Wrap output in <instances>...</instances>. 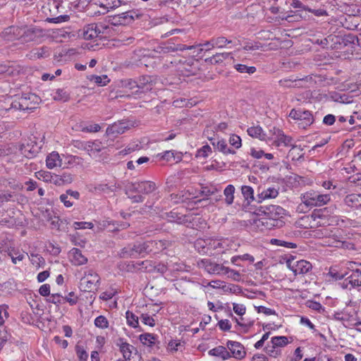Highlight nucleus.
<instances>
[{"label": "nucleus", "mask_w": 361, "mask_h": 361, "mask_svg": "<svg viewBox=\"0 0 361 361\" xmlns=\"http://www.w3.org/2000/svg\"><path fill=\"white\" fill-rule=\"evenodd\" d=\"M195 247H197L199 252H202L204 253H208L210 250H207L208 243L202 240H197L195 243Z\"/></svg>", "instance_id": "obj_61"}, {"label": "nucleus", "mask_w": 361, "mask_h": 361, "mask_svg": "<svg viewBox=\"0 0 361 361\" xmlns=\"http://www.w3.org/2000/svg\"><path fill=\"white\" fill-rule=\"evenodd\" d=\"M126 187L128 191L143 193L146 195L152 192L157 188L156 184L154 182L149 180L130 183Z\"/></svg>", "instance_id": "obj_10"}, {"label": "nucleus", "mask_w": 361, "mask_h": 361, "mask_svg": "<svg viewBox=\"0 0 361 361\" xmlns=\"http://www.w3.org/2000/svg\"><path fill=\"white\" fill-rule=\"evenodd\" d=\"M63 0H49L42 7V12L47 17V23L58 24L69 20L70 16L63 14L65 6H63Z\"/></svg>", "instance_id": "obj_3"}, {"label": "nucleus", "mask_w": 361, "mask_h": 361, "mask_svg": "<svg viewBox=\"0 0 361 361\" xmlns=\"http://www.w3.org/2000/svg\"><path fill=\"white\" fill-rule=\"evenodd\" d=\"M75 352L79 361H87L88 358V354L84 348L81 345H77L75 346Z\"/></svg>", "instance_id": "obj_55"}, {"label": "nucleus", "mask_w": 361, "mask_h": 361, "mask_svg": "<svg viewBox=\"0 0 361 361\" xmlns=\"http://www.w3.org/2000/svg\"><path fill=\"white\" fill-rule=\"evenodd\" d=\"M271 344L274 347H283L288 343V338L286 336H274L271 338Z\"/></svg>", "instance_id": "obj_48"}, {"label": "nucleus", "mask_w": 361, "mask_h": 361, "mask_svg": "<svg viewBox=\"0 0 361 361\" xmlns=\"http://www.w3.org/2000/svg\"><path fill=\"white\" fill-rule=\"evenodd\" d=\"M139 339L140 342L147 346H152L153 344H154L156 338L155 336L149 333H145L140 335Z\"/></svg>", "instance_id": "obj_46"}, {"label": "nucleus", "mask_w": 361, "mask_h": 361, "mask_svg": "<svg viewBox=\"0 0 361 361\" xmlns=\"http://www.w3.org/2000/svg\"><path fill=\"white\" fill-rule=\"evenodd\" d=\"M241 192L243 197L248 201L254 200V190L248 185H243L241 188Z\"/></svg>", "instance_id": "obj_52"}, {"label": "nucleus", "mask_w": 361, "mask_h": 361, "mask_svg": "<svg viewBox=\"0 0 361 361\" xmlns=\"http://www.w3.org/2000/svg\"><path fill=\"white\" fill-rule=\"evenodd\" d=\"M171 245L168 240H147L142 243H137L133 245H129L123 247L120 256L123 258L136 257L141 255L142 257L148 254H157Z\"/></svg>", "instance_id": "obj_1"}, {"label": "nucleus", "mask_w": 361, "mask_h": 361, "mask_svg": "<svg viewBox=\"0 0 361 361\" xmlns=\"http://www.w3.org/2000/svg\"><path fill=\"white\" fill-rule=\"evenodd\" d=\"M61 159L58 152H53L46 159V165L48 169H54L56 166H61Z\"/></svg>", "instance_id": "obj_31"}, {"label": "nucleus", "mask_w": 361, "mask_h": 361, "mask_svg": "<svg viewBox=\"0 0 361 361\" xmlns=\"http://www.w3.org/2000/svg\"><path fill=\"white\" fill-rule=\"evenodd\" d=\"M329 49H339L346 45L345 39L338 35H330L327 36Z\"/></svg>", "instance_id": "obj_23"}, {"label": "nucleus", "mask_w": 361, "mask_h": 361, "mask_svg": "<svg viewBox=\"0 0 361 361\" xmlns=\"http://www.w3.org/2000/svg\"><path fill=\"white\" fill-rule=\"evenodd\" d=\"M121 86L123 88L132 91L133 94H136L135 90H137V80L133 79H124L121 81Z\"/></svg>", "instance_id": "obj_43"}, {"label": "nucleus", "mask_w": 361, "mask_h": 361, "mask_svg": "<svg viewBox=\"0 0 361 361\" xmlns=\"http://www.w3.org/2000/svg\"><path fill=\"white\" fill-rule=\"evenodd\" d=\"M116 345L119 347L120 351L123 354L125 360H130L132 355V350L134 347L126 342L123 338H118Z\"/></svg>", "instance_id": "obj_27"}, {"label": "nucleus", "mask_w": 361, "mask_h": 361, "mask_svg": "<svg viewBox=\"0 0 361 361\" xmlns=\"http://www.w3.org/2000/svg\"><path fill=\"white\" fill-rule=\"evenodd\" d=\"M231 40H228L226 37L222 36L214 37L212 39V43L214 44L215 47L218 48H223L226 47V44H231Z\"/></svg>", "instance_id": "obj_49"}, {"label": "nucleus", "mask_w": 361, "mask_h": 361, "mask_svg": "<svg viewBox=\"0 0 361 361\" xmlns=\"http://www.w3.org/2000/svg\"><path fill=\"white\" fill-rule=\"evenodd\" d=\"M20 70L11 62L0 64V74L5 73L8 75H18Z\"/></svg>", "instance_id": "obj_34"}, {"label": "nucleus", "mask_w": 361, "mask_h": 361, "mask_svg": "<svg viewBox=\"0 0 361 361\" xmlns=\"http://www.w3.org/2000/svg\"><path fill=\"white\" fill-rule=\"evenodd\" d=\"M100 277L92 269H88L85 272V276L80 280V286L85 291H92L97 288L99 283Z\"/></svg>", "instance_id": "obj_9"}, {"label": "nucleus", "mask_w": 361, "mask_h": 361, "mask_svg": "<svg viewBox=\"0 0 361 361\" xmlns=\"http://www.w3.org/2000/svg\"><path fill=\"white\" fill-rule=\"evenodd\" d=\"M130 128L128 121H120L115 122L112 125L108 126L106 130V134L109 136L114 137H117L118 135L123 134L126 130Z\"/></svg>", "instance_id": "obj_13"}, {"label": "nucleus", "mask_w": 361, "mask_h": 361, "mask_svg": "<svg viewBox=\"0 0 361 361\" xmlns=\"http://www.w3.org/2000/svg\"><path fill=\"white\" fill-rule=\"evenodd\" d=\"M271 245H277V246H283L287 248H295L297 247L296 244L285 241L283 240H279L276 238H273L270 241Z\"/></svg>", "instance_id": "obj_50"}, {"label": "nucleus", "mask_w": 361, "mask_h": 361, "mask_svg": "<svg viewBox=\"0 0 361 361\" xmlns=\"http://www.w3.org/2000/svg\"><path fill=\"white\" fill-rule=\"evenodd\" d=\"M200 268L204 269L211 274H221L224 273V266L212 262L210 259H203L197 262Z\"/></svg>", "instance_id": "obj_14"}, {"label": "nucleus", "mask_w": 361, "mask_h": 361, "mask_svg": "<svg viewBox=\"0 0 361 361\" xmlns=\"http://www.w3.org/2000/svg\"><path fill=\"white\" fill-rule=\"evenodd\" d=\"M229 143L235 148L238 149L242 145L241 138L240 136L233 134L229 137Z\"/></svg>", "instance_id": "obj_62"}, {"label": "nucleus", "mask_w": 361, "mask_h": 361, "mask_svg": "<svg viewBox=\"0 0 361 361\" xmlns=\"http://www.w3.org/2000/svg\"><path fill=\"white\" fill-rule=\"evenodd\" d=\"M260 190L261 188H259L257 190L259 202L266 199L275 198L279 195V192L275 188H268L267 189H263L262 191H260Z\"/></svg>", "instance_id": "obj_30"}, {"label": "nucleus", "mask_w": 361, "mask_h": 361, "mask_svg": "<svg viewBox=\"0 0 361 361\" xmlns=\"http://www.w3.org/2000/svg\"><path fill=\"white\" fill-rule=\"evenodd\" d=\"M301 200L308 207H322L331 200V196L311 190L302 195Z\"/></svg>", "instance_id": "obj_6"}, {"label": "nucleus", "mask_w": 361, "mask_h": 361, "mask_svg": "<svg viewBox=\"0 0 361 361\" xmlns=\"http://www.w3.org/2000/svg\"><path fill=\"white\" fill-rule=\"evenodd\" d=\"M208 353L209 355L220 357L223 360H226L231 357L227 348L222 345H219L209 350Z\"/></svg>", "instance_id": "obj_28"}, {"label": "nucleus", "mask_w": 361, "mask_h": 361, "mask_svg": "<svg viewBox=\"0 0 361 361\" xmlns=\"http://www.w3.org/2000/svg\"><path fill=\"white\" fill-rule=\"evenodd\" d=\"M288 267L295 275L306 274L312 269V264L306 260L297 261L295 264L292 266L288 263Z\"/></svg>", "instance_id": "obj_21"}, {"label": "nucleus", "mask_w": 361, "mask_h": 361, "mask_svg": "<svg viewBox=\"0 0 361 361\" xmlns=\"http://www.w3.org/2000/svg\"><path fill=\"white\" fill-rule=\"evenodd\" d=\"M114 185H109L105 183H99L94 187V191L97 193L109 194L114 190Z\"/></svg>", "instance_id": "obj_44"}, {"label": "nucleus", "mask_w": 361, "mask_h": 361, "mask_svg": "<svg viewBox=\"0 0 361 361\" xmlns=\"http://www.w3.org/2000/svg\"><path fill=\"white\" fill-rule=\"evenodd\" d=\"M219 328L223 331H230L231 324L228 319H221L217 324Z\"/></svg>", "instance_id": "obj_64"}, {"label": "nucleus", "mask_w": 361, "mask_h": 361, "mask_svg": "<svg viewBox=\"0 0 361 361\" xmlns=\"http://www.w3.org/2000/svg\"><path fill=\"white\" fill-rule=\"evenodd\" d=\"M137 90H135V94L149 91L156 83V78L150 75H143L137 80Z\"/></svg>", "instance_id": "obj_15"}, {"label": "nucleus", "mask_w": 361, "mask_h": 361, "mask_svg": "<svg viewBox=\"0 0 361 361\" xmlns=\"http://www.w3.org/2000/svg\"><path fill=\"white\" fill-rule=\"evenodd\" d=\"M326 243H328V245L335 247H344L346 244L345 241L336 239L335 238H329Z\"/></svg>", "instance_id": "obj_57"}, {"label": "nucleus", "mask_w": 361, "mask_h": 361, "mask_svg": "<svg viewBox=\"0 0 361 361\" xmlns=\"http://www.w3.org/2000/svg\"><path fill=\"white\" fill-rule=\"evenodd\" d=\"M93 79H94V81L95 83L101 85V86H104V85H107L110 80L109 79V78L107 77V75H94L93 76Z\"/></svg>", "instance_id": "obj_59"}, {"label": "nucleus", "mask_w": 361, "mask_h": 361, "mask_svg": "<svg viewBox=\"0 0 361 361\" xmlns=\"http://www.w3.org/2000/svg\"><path fill=\"white\" fill-rule=\"evenodd\" d=\"M259 212L264 216L255 220V225L263 229H271L277 225V220L285 214V209L278 205L261 206Z\"/></svg>", "instance_id": "obj_2"}, {"label": "nucleus", "mask_w": 361, "mask_h": 361, "mask_svg": "<svg viewBox=\"0 0 361 361\" xmlns=\"http://www.w3.org/2000/svg\"><path fill=\"white\" fill-rule=\"evenodd\" d=\"M247 132L250 136L258 138L260 140H267V139L266 133L259 126L250 127L247 128Z\"/></svg>", "instance_id": "obj_32"}, {"label": "nucleus", "mask_w": 361, "mask_h": 361, "mask_svg": "<svg viewBox=\"0 0 361 361\" xmlns=\"http://www.w3.org/2000/svg\"><path fill=\"white\" fill-rule=\"evenodd\" d=\"M229 57L234 60L231 52L218 53L210 58L206 59L205 61H209L212 63L216 64L223 62Z\"/></svg>", "instance_id": "obj_37"}, {"label": "nucleus", "mask_w": 361, "mask_h": 361, "mask_svg": "<svg viewBox=\"0 0 361 361\" xmlns=\"http://www.w3.org/2000/svg\"><path fill=\"white\" fill-rule=\"evenodd\" d=\"M80 192L76 190H67L65 193L60 195L59 200L66 207H71L73 205V200H79Z\"/></svg>", "instance_id": "obj_19"}, {"label": "nucleus", "mask_w": 361, "mask_h": 361, "mask_svg": "<svg viewBox=\"0 0 361 361\" xmlns=\"http://www.w3.org/2000/svg\"><path fill=\"white\" fill-rule=\"evenodd\" d=\"M344 203L349 207L361 209V194H350L344 198Z\"/></svg>", "instance_id": "obj_24"}, {"label": "nucleus", "mask_w": 361, "mask_h": 361, "mask_svg": "<svg viewBox=\"0 0 361 361\" xmlns=\"http://www.w3.org/2000/svg\"><path fill=\"white\" fill-rule=\"evenodd\" d=\"M234 68L240 73H247L249 75L253 74L256 72L255 66H249L243 63H235Z\"/></svg>", "instance_id": "obj_41"}, {"label": "nucleus", "mask_w": 361, "mask_h": 361, "mask_svg": "<svg viewBox=\"0 0 361 361\" xmlns=\"http://www.w3.org/2000/svg\"><path fill=\"white\" fill-rule=\"evenodd\" d=\"M235 188L233 185H228L224 190L225 202L228 205L231 204L234 200Z\"/></svg>", "instance_id": "obj_42"}, {"label": "nucleus", "mask_w": 361, "mask_h": 361, "mask_svg": "<svg viewBox=\"0 0 361 361\" xmlns=\"http://www.w3.org/2000/svg\"><path fill=\"white\" fill-rule=\"evenodd\" d=\"M135 40V38L132 36L126 37L123 35L118 36L117 38L114 39L115 42L114 45L118 47L129 45L132 44Z\"/></svg>", "instance_id": "obj_45"}, {"label": "nucleus", "mask_w": 361, "mask_h": 361, "mask_svg": "<svg viewBox=\"0 0 361 361\" xmlns=\"http://www.w3.org/2000/svg\"><path fill=\"white\" fill-rule=\"evenodd\" d=\"M23 29V25H11L5 28L1 32V36L6 41H13L16 39L22 41Z\"/></svg>", "instance_id": "obj_11"}, {"label": "nucleus", "mask_w": 361, "mask_h": 361, "mask_svg": "<svg viewBox=\"0 0 361 361\" xmlns=\"http://www.w3.org/2000/svg\"><path fill=\"white\" fill-rule=\"evenodd\" d=\"M96 4L105 9H115L121 5V0H97Z\"/></svg>", "instance_id": "obj_35"}, {"label": "nucleus", "mask_w": 361, "mask_h": 361, "mask_svg": "<svg viewBox=\"0 0 361 361\" xmlns=\"http://www.w3.org/2000/svg\"><path fill=\"white\" fill-rule=\"evenodd\" d=\"M233 319L236 322L238 326H240L243 329L244 332H247L250 327L252 326V322H244V319L243 317H240V319L234 317Z\"/></svg>", "instance_id": "obj_60"}, {"label": "nucleus", "mask_w": 361, "mask_h": 361, "mask_svg": "<svg viewBox=\"0 0 361 361\" xmlns=\"http://www.w3.org/2000/svg\"><path fill=\"white\" fill-rule=\"evenodd\" d=\"M267 353L273 357H276L281 354V350L278 349V347H274V345L271 344V346L266 347Z\"/></svg>", "instance_id": "obj_63"}, {"label": "nucleus", "mask_w": 361, "mask_h": 361, "mask_svg": "<svg viewBox=\"0 0 361 361\" xmlns=\"http://www.w3.org/2000/svg\"><path fill=\"white\" fill-rule=\"evenodd\" d=\"M111 27L103 23H91L79 30L78 35L84 39L90 40L109 34Z\"/></svg>", "instance_id": "obj_4"}, {"label": "nucleus", "mask_w": 361, "mask_h": 361, "mask_svg": "<svg viewBox=\"0 0 361 361\" xmlns=\"http://www.w3.org/2000/svg\"><path fill=\"white\" fill-rule=\"evenodd\" d=\"M123 25H128L133 23L135 18H138L140 15L135 11H128L118 14Z\"/></svg>", "instance_id": "obj_33"}, {"label": "nucleus", "mask_w": 361, "mask_h": 361, "mask_svg": "<svg viewBox=\"0 0 361 361\" xmlns=\"http://www.w3.org/2000/svg\"><path fill=\"white\" fill-rule=\"evenodd\" d=\"M212 153V148L208 145H204L197 151L196 157L201 158L207 157Z\"/></svg>", "instance_id": "obj_56"}, {"label": "nucleus", "mask_w": 361, "mask_h": 361, "mask_svg": "<svg viewBox=\"0 0 361 361\" xmlns=\"http://www.w3.org/2000/svg\"><path fill=\"white\" fill-rule=\"evenodd\" d=\"M94 324L97 328L102 329H106L109 326V321L103 315H99L97 317H96Z\"/></svg>", "instance_id": "obj_51"}, {"label": "nucleus", "mask_w": 361, "mask_h": 361, "mask_svg": "<svg viewBox=\"0 0 361 361\" xmlns=\"http://www.w3.org/2000/svg\"><path fill=\"white\" fill-rule=\"evenodd\" d=\"M69 257L72 263L75 266L85 264L87 262V258L82 254L78 248H73L69 252Z\"/></svg>", "instance_id": "obj_22"}, {"label": "nucleus", "mask_w": 361, "mask_h": 361, "mask_svg": "<svg viewBox=\"0 0 361 361\" xmlns=\"http://www.w3.org/2000/svg\"><path fill=\"white\" fill-rule=\"evenodd\" d=\"M209 140L212 142V145L214 146L215 149L222 152L224 154H235V152L228 147L225 140H218L210 138Z\"/></svg>", "instance_id": "obj_25"}, {"label": "nucleus", "mask_w": 361, "mask_h": 361, "mask_svg": "<svg viewBox=\"0 0 361 361\" xmlns=\"http://www.w3.org/2000/svg\"><path fill=\"white\" fill-rule=\"evenodd\" d=\"M29 257L31 263L37 267H42L45 264L44 259L39 254L31 253Z\"/></svg>", "instance_id": "obj_47"}, {"label": "nucleus", "mask_w": 361, "mask_h": 361, "mask_svg": "<svg viewBox=\"0 0 361 361\" xmlns=\"http://www.w3.org/2000/svg\"><path fill=\"white\" fill-rule=\"evenodd\" d=\"M353 287L361 286V269L352 272L345 279Z\"/></svg>", "instance_id": "obj_36"}, {"label": "nucleus", "mask_w": 361, "mask_h": 361, "mask_svg": "<svg viewBox=\"0 0 361 361\" xmlns=\"http://www.w3.org/2000/svg\"><path fill=\"white\" fill-rule=\"evenodd\" d=\"M36 177L44 182L53 183L56 185H60L61 179L59 178V175L52 173L49 171L42 170L37 171L36 173Z\"/></svg>", "instance_id": "obj_20"}, {"label": "nucleus", "mask_w": 361, "mask_h": 361, "mask_svg": "<svg viewBox=\"0 0 361 361\" xmlns=\"http://www.w3.org/2000/svg\"><path fill=\"white\" fill-rule=\"evenodd\" d=\"M79 145L78 147L87 151L90 155L99 153L104 148L102 142L97 140L80 142Z\"/></svg>", "instance_id": "obj_16"}, {"label": "nucleus", "mask_w": 361, "mask_h": 361, "mask_svg": "<svg viewBox=\"0 0 361 361\" xmlns=\"http://www.w3.org/2000/svg\"><path fill=\"white\" fill-rule=\"evenodd\" d=\"M40 99L35 94L25 93L17 97L10 104V108L16 110H33L37 108Z\"/></svg>", "instance_id": "obj_5"}, {"label": "nucleus", "mask_w": 361, "mask_h": 361, "mask_svg": "<svg viewBox=\"0 0 361 361\" xmlns=\"http://www.w3.org/2000/svg\"><path fill=\"white\" fill-rule=\"evenodd\" d=\"M16 149L23 156L27 158H32L38 153L39 148L33 142H27V143L19 145Z\"/></svg>", "instance_id": "obj_17"}, {"label": "nucleus", "mask_w": 361, "mask_h": 361, "mask_svg": "<svg viewBox=\"0 0 361 361\" xmlns=\"http://www.w3.org/2000/svg\"><path fill=\"white\" fill-rule=\"evenodd\" d=\"M52 97L55 101L66 102L68 101L69 93L64 89H57L53 94Z\"/></svg>", "instance_id": "obj_40"}, {"label": "nucleus", "mask_w": 361, "mask_h": 361, "mask_svg": "<svg viewBox=\"0 0 361 361\" xmlns=\"http://www.w3.org/2000/svg\"><path fill=\"white\" fill-rule=\"evenodd\" d=\"M217 189L216 188H208V187H203L202 188V190L200 192L201 195L206 197V198H203L202 200H198V202H200L202 201H204L206 200H208V197L214 195L217 192Z\"/></svg>", "instance_id": "obj_54"}, {"label": "nucleus", "mask_w": 361, "mask_h": 361, "mask_svg": "<svg viewBox=\"0 0 361 361\" xmlns=\"http://www.w3.org/2000/svg\"><path fill=\"white\" fill-rule=\"evenodd\" d=\"M75 229L92 228L94 225L92 222L75 221L73 224Z\"/></svg>", "instance_id": "obj_58"}, {"label": "nucleus", "mask_w": 361, "mask_h": 361, "mask_svg": "<svg viewBox=\"0 0 361 361\" xmlns=\"http://www.w3.org/2000/svg\"><path fill=\"white\" fill-rule=\"evenodd\" d=\"M14 192L8 190H0V208L6 203L13 201Z\"/></svg>", "instance_id": "obj_39"}, {"label": "nucleus", "mask_w": 361, "mask_h": 361, "mask_svg": "<svg viewBox=\"0 0 361 361\" xmlns=\"http://www.w3.org/2000/svg\"><path fill=\"white\" fill-rule=\"evenodd\" d=\"M126 314L127 324L133 328H136L139 324L138 317L130 311H127Z\"/></svg>", "instance_id": "obj_53"}, {"label": "nucleus", "mask_w": 361, "mask_h": 361, "mask_svg": "<svg viewBox=\"0 0 361 361\" xmlns=\"http://www.w3.org/2000/svg\"><path fill=\"white\" fill-rule=\"evenodd\" d=\"M276 137H271L274 140L273 145L276 147H290L293 146V139L292 137L286 135L282 130H275Z\"/></svg>", "instance_id": "obj_18"}, {"label": "nucleus", "mask_w": 361, "mask_h": 361, "mask_svg": "<svg viewBox=\"0 0 361 361\" xmlns=\"http://www.w3.org/2000/svg\"><path fill=\"white\" fill-rule=\"evenodd\" d=\"M228 246V240H209L207 250H216L217 252H224Z\"/></svg>", "instance_id": "obj_26"}, {"label": "nucleus", "mask_w": 361, "mask_h": 361, "mask_svg": "<svg viewBox=\"0 0 361 361\" xmlns=\"http://www.w3.org/2000/svg\"><path fill=\"white\" fill-rule=\"evenodd\" d=\"M289 116L295 120H298V126L304 129L310 126L314 121L312 114L310 111L292 109Z\"/></svg>", "instance_id": "obj_8"}, {"label": "nucleus", "mask_w": 361, "mask_h": 361, "mask_svg": "<svg viewBox=\"0 0 361 361\" xmlns=\"http://www.w3.org/2000/svg\"><path fill=\"white\" fill-rule=\"evenodd\" d=\"M226 348L228 349L231 357L237 360H242L246 356L245 347L240 342L228 341L226 342Z\"/></svg>", "instance_id": "obj_12"}, {"label": "nucleus", "mask_w": 361, "mask_h": 361, "mask_svg": "<svg viewBox=\"0 0 361 361\" xmlns=\"http://www.w3.org/2000/svg\"><path fill=\"white\" fill-rule=\"evenodd\" d=\"M50 56V50L47 47H42L32 49L30 54V59L36 60L44 59Z\"/></svg>", "instance_id": "obj_29"}, {"label": "nucleus", "mask_w": 361, "mask_h": 361, "mask_svg": "<svg viewBox=\"0 0 361 361\" xmlns=\"http://www.w3.org/2000/svg\"><path fill=\"white\" fill-rule=\"evenodd\" d=\"M22 32L23 42H39L47 35L46 30L37 25H23Z\"/></svg>", "instance_id": "obj_7"}, {"label": "nucleus", "mask_w": 361, "mask_h": 361, "mask_svg": "<svg viewBox=\"0 0 361 361\" xmlns=\"http://www.w3.org/2000/svg\"><path fill=\"white\" fill-rule=\"evenodd\" d=\"M295 86L302 87H310L316 83L312 75H307L302 78L295 79Z\"/></svg>", "instance_id": "obj_38"}]
</instances>
